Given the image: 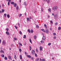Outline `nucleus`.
<instances>
[{"instance_id": "6", "label": "nucleus", "mask_w": 61, "mask_h": 61, "mask_svg": "<svg viewBox=\"0 0 61 61\" xmlns=\"http://www.w3.org/2000/svg\"><path fill=\"white\" fill-rule=\"evenodd\" d=\"M26 56H27V57H29V58H31V56L30 55H27Z\"/></svg>"}, {"instance_id": "8", "label": "nucleus", "mask_w": 61, "mask_h": 61, "mask_svg": "<svg viewBox=\"0 0 61 61\" xmlns=\"http://www.w3.org/2000/svg\"><path fill=\"white\" fill-rule=\"evenodd\" d=\"M8 58L10 60H12V58L11 57V56H9L8 57Z\"/></svg>"}, {"instance_id": "43", "label": "nucleus", "mask_w": 61, "mask_h": 61, "mask_svg": "<svg viewBox=\"0 0 61 61\" xmlns=\"http://www.w3.org/2000/svg\"><path fill=\"white\" fill-rule=\"evenodd\" d=\"M17 40V38H14V40Z\"/></svg>"}, {"instance_id": "26", "label": "nucleus", "mask_w": 61, "mask_h": 61, "mask_svg": "<svg viewBox=\"0 0 61 61\" xmlns=\"http://www.w3.org/2000/svg\"><path fill=\"white\" fill-rule=\"evenodd\" d=\"M24 5H26V2H24Z\"/></svg>"}, {"instance_id": "55", "label": "nucleus", "mask_w": 61, "mask_h": 61, "mask_svg": "<svg viewBox=\"0 0 61 61\" xmlns=\"http://www.w3.org/2000/svg\"><path fill=\"white\" fill-rule=\"evenodd\" d=\"M21 15H22V14H20L19 15V16H20H20H21Z\"/></svg>"}, {"instance_id": "5", "label": "nucleus", "mask_w": 61, "mask_h": 61, "mask_svg": "<svg viewBox=\"0 0 61 61\" xmlns=\"http://www.w3.org/2000/svg\"><path fill=\"white\" fill-rule=\"evenodd\" d=\"M45 39H46V37H45V36H43L42 37L43 40H45Z\"/></svg>"}, {"instance_id": "47", "label": "nucleus", "mask_w": 61, "mask_h": 61, "mask_svg": "<svg viewBox=\"0 0 61 61\" xmlns=\"http://www.w3.org/2000/svg\"><path fill=\"white\" fill-rule=\"evenodd\" d=\"M36 51L37 52H38V49L36 48Z\"/></svg>"}, {"instance_id": "11", "label": "nucleus", "mask_w": 61, "mask_h": 61, "mask_svg": "<svg viewBox=\"0 0 61 61\" xmlns=\"http://www.w3.org/2000/svg\"><path fill=\"white\" fill-rule=\"evenodd\" d=\"M48 10L49 12H50V13L51 12V9L50 8Z\"/></svg>"}, {"instance_id": "51", "label": "nucleus", "mask_w": 61, "mask_h": 61, "mask_svg": "<svg viewBox=\"0 0 61 61\" xmlns=\"http://www.w3.org/2000/svg\"><path fill=\"white\" fill-rule=\"evenodd\" d=\"M8 29H9L8 28H7L6 29V30L7 31V32H8Z\"/></svg>"}, {"instance_id": "10", "label": "nucleus", "mask_w": 61, "mask_h": 61, "mask_svg": "<svg viewBox=\"0 0 61 61\" xmlns=\"http://www.w3.org/2000/svg\"><path fill=\"white\" fill-rule=\"evenodd\" d=\"M27 22H28L30 20V19L29 18L27 17Z\"/></svg>"}, {"instance_id": "2", "label": "nucleus", "mask_w": 61, "mask_h": 61, "mask_svg": "<svg viewBox=\"0 0 61 61\" xmlns=\"http://www.w3.org/2000/svg\"><path fill=\"white\" fill-rule=\"evenodd\" d=\"M46 31H45V32L46 34H49V31L48 30V29L46 28Z\"/></svg>"}, {"instance_id": "21", "label": "nucleus", "mask_w": 61, "mask_h": 61, "mask_svg": "<svg viewBox=\"0 0 61 61\" xmlns=\"http://www.w3.org/2000/svg\"><path fill=\"white\" fill-rule=\"evenodd\" d=\"M61 27H59L58 28V30H61Z\"/></svg>"}, {"instance_id": "7", "label": "nucleus", "mask_w": 61, "mask_h": 61, "mask_svg": "<svg viewBox=\"0 0 61 61\" xmlns=\"http://www.w3.org/2000/svg\"><path fill=\"white\" fill-rule=\"evenodd\" d=\"M32 54H35V51L34 50H32Z\"/></svg>"}, {"instance_id": "13", "label": "nucleus", "mask_w": 61, "mask_h": 61, "mask_svg": "<svg viewBox=\"0 0 61 61\" xmlns=\"http://www.w3.org/2000/svg\"><path fill=\"white\" fill-rule=\"evenodd\" d=\"M14 6L15 7H16V6L17 5H16V3H14Z\"/></svg>"}, {"instance_id": "49", "label": "nucleus", "mask_w": 61, "mask_h": 61, "mask_svg": "<svg viewBox=\"0 0 61 61\" xmlns=\"http://www.w3.org/2000/svg\"><path fill=\"white\" fill-rule=\"evenodd\" d=\"M41 42V43H44V41H43L42 40Z\"/></svg>"}, {"instance_id": "28", "label": "nucleus", "mask_w": 61, "mask_h": 61, "mask_svg": "<svg viewBox=\"0 0 61 61\" xmlns=\"http://www.w3.org/2000/svg\"><path fill=\"white\" fill-rule=\"evenodd\" d=\"M1 56H2V57H4V56H5L4 55L2 54V55H1Z\"/></svg>"}, {"instance_id": "15", "label": "nucleus", "mask_w": 61, "mask_h": 61, "mask_svg": "<svg viewBox=\"0 0 61 61\" xmlns=\"http://www.w3.org/2000/svg\"><path fill=\"white\" fill-rule=\"evenodd\" d=\"M20 59H22V55H20Z\"/></svg>"}, {"instance_id": "32", "label": "nucleus", "mask_w": 61, "mask_h": 61, "mask_svg": "<svg viewBox=\"0 0 61 61\" xmlns=\"http://www.w3.org/2000/svg\"><path fill=\"white\" fill-rule=\"evenodd\" d=\"M44 25L46 28H47V27H46V24H44Z\"/></svg>"}, {"instance_id": "44", "label": "nucleus", "mask_w": 61, "mask_h": 61, "mask_svg": "<svg viewBox=\"0 0 61 61\" xmlns=\"http://www.w3.org/2000/svg\"><path fill=\"white\" fill-rule=\"evenodd\" d=\"M35 56H36V57H37V55L36 54H35Z\"/></svg>"}, {"instance_id": "3", "label": "nucleus", "mask_w": 61, "mask_h": 61, "mask_svg": "<svg viewBox=\"0 0 61 61\" xmlns=\"http://www.w3.org/2000/svg\"><path fill=\"white\" fill-rule=\"evenodd\" d=\"M2 45H5L6 44V42L5 41H2Z\"/></svg>"}, {"instance_id": "64", "label": "nucleus", "mask_w": 61, "mask_h": 61, "mask_svg": "<svg viewBox=\"0 0 61 61\" xmlns=\"http://www.w3.org/2000/svg\"><path fill=\"white\" fill-rule=\"evenodd\" d=\"M52 15H54V14L53 13H52Z\"/></svg>"}, {"instance_id": "60", "label": "nucleus", "mask_w": 61, "mask_h": 61, "mask_svg": "<svg viewBox=\"0 0 61 61\" xmlns=\"http://www.w3.org/2000/svg\"><path fill=\"white\" fill-rule=\"evenodd\" d=\"M41 11H42V12H43V9H42V8H41Z\"/></svg>"}, {"instance_id": "12", "label": "nucleus", "mask_w": 61, "mask_h": 61, "mask_svg": "<svg viewBox=\"0 0 61 61\" xmlns=\"http://www.w3.org/2000/svg\"><path fill=\"white\" fill-rule=\"evenodd\" d=\"M6 33L8 35H9V32H8L7 31H6Z\"/></svg>"}, {"instance_id": "56", "label": "nucleus", "mask_w": 61, "mask_h": 61, "mask_svg": "<svg viewBox=\"0 0 61 61\" xmlns=\"http://www.w3.org/2000/svg\"><path fill=\"white\" fill-rule=\"evenodd\" d=\"M7 1H8L9 2H11V0H6Z\"/></svg>"}, {"instance_id": "9", "label": "nucleus", "mask_w": 61, "mask_h": 61, "mask_svg": "<svg viewBox=\"0 0 61 61\" xmlns=\"http://www.w3.org/2000/svg\"><path fill=\"white\" fill-rule=\"evenodd\" d=\"M41 30L43 32H46V30L44 29H41Z\"/></svg>"}, {"instance_id": "63", "label": "nucleus", "mask_w": 61, "mask_h": 61, "mask_svg": "<svg viewBox=\"0 0 61 61\" xmlns=\"http://www.w3.org/2000/svg\"><path fill=\"white\" fill-rule=\"evenodd\" d=\"M9 48V50H11V48L10 47Z\"/></svg>"}, {"instance_id": "42", "label": "nucleus", "mask_w": 61, "mask_h": 61, "mask_svg": "<svg viewBox=\"0 0 61 61\" xmlns=\"http://www.w3.org/2000/svg\"><path fill=\"white\" fill-rule=\"evenodd\" d=\"M19 51L20 52H21V51H22V50H21V49H19Z\"/></svg>"}, {"instance_id": "54", "label": "nucleus", "mask_w": 61, "mask_h": 61, "mask_svg": "<svg viewBox=\"0 0 61 61\" xmlns=\"http://www.w3.org/2000/svg\"><path fill=\"white\" fill-rule=\"evenodd\" d=\"M48 3H49L50 2V0H48L47 1Z\"/></svg>"}, {"instance_id": "24", "label": "nucleus", "mask_w": 61, "mask_h": 61, "mask_svg": "<svg viewBox=\"0 0 61 61\" xmlns=\"http://www.w3.org/2000/svg\"><path fill=\"white\" fill-rule=\"evenodd\" d=\"M29 47H30V51L31 50V49H32V48L31 47V46H29Z\"/></svg>"}, {"instance_id": "40", "label": "nucleus", "mask_w": 61, "mask_h": 61, "mask_svg": "<svg viewBox=\"0 0 61 61\" xmlns=\"http://www.w3.org/2000/svg\"><path fill=\"white\" fill-rule=\"evenodd\" d=\"M56 34L55 33H53V36H56Z\"/></svg>"}, {"instance_id": "57", "label": "nucleus", "mask_w": 61, "mask_h": 61, "mask_svg": "<svg viewBox=\"0 0 61 61\" xmlns=\"http://www.w3.org/2000/svg\"><path fill=\"white\" fill-rule=\"evenodd\" d=\"M14 58L15 59H16V57H14Z\"/></svg>"}, {"instance_id": "41", "label": "nucleus", "mask_w": 61, "mask_h": 61, "mask_svg": "<svg viewBox=\"0 0 61 61\" xmlns=\"http://www.w3.org/2000/svg\"><path fill=\"white\" fill-rule=\"evenodd\" d=\"M30 43L32 44V41H31V39H30Z\"/></svg>"}, {"instance_id": "38", "label": "nucleus", "mask_w": 61, "mask_h": 61, "mask_svg": "<svg viewBox=\"0 0 61 61\" xmlns=\"http://www.w3.org/2000/svg\"><path fill=\"white\" fill-rule=\"evenodd\" d=\"M18 25L19 26V27H20V24H19V23H18Z\"/></svg>"}, {"instance_id": "58", "label": "nucleus", "mask_w": 61, "mask_h": 61, "mask_svg": "<svg viewBox=\"0 0 61 61\" xmlns=\"http://www.w3.org/2000/svg\"><path fill=\"white\" fill-rule=\"evenodd\" d=\"M29 18L30 19H32V18H31V17H29Z\"/></svg>"}, {"instance_id": "33", "label": "nucleus", "mask_w": 61, "mask_h": 61, "mask_svg": "<svg viewBox=\"0 0 61 61\" xmlns=\"http://www.w3.org/2000/svg\"><path fill=\"white\" fill-rule=\"evenodd\" d=\"M26 38V35H24V36L23 37L24 38Z\"/></svg>"}, {"instance_id": "30", "label": "nucleus", "mask_w": 61, "mask_h": 61, "mask_svg": "<svg viewBox=\"0 0 61 61\" xmlns=\"http://www.w3.org/2000/svg\"><path fill=\"white\" fill-rule=\"evenodd\" d=\"M50 23H51V24H53V21L51 20L50 21Z\"/></svg>"}, {"instance_id": "59", "label": "nucleus", "mask_w": 61, "mask_h": 61, "mask_svg": "<svg viewBox=\"0 0 61 61\" xmlns=\"http://www.w3.org/2000/svg\"><path fill=\"white\" fill-rule=\"evenodd\" d=\"M0 14H2V12L1 11H0Z\"/></svg>"}, {"instance_id": "48", "label": "nucleus", "mask_w": 61, "mask_h": 61, "mask_svg": "<svg viewBox=\"0 0 61 61\" xmlns=\"http://www.w3.org/2000/svg\"><path fill=\"white\" fill-rule=\"evenodd\" d=\"M31 60H34V57H31Z\"/></svg>"}, {"instance_id": "39", "label": "nucleus", "mask_w": 61, "mask_h": 61, "mask_svg": "<svg viewBox=\"0 0 61 61\" xmlns=\"http://www.w3.org/2000/svg\"><path fill=\"white\" fill-rule=\"evenodd\" d=\"M4 15L5 17H6V14L5 13V14Z\"/></svg>"}, {"instance_id": "1", "label": "nucleus", "mask_w": 61, "mask_h": 61, "mask_svg": "<svg viewBox=\"0 0 61 61\" xmlns=\"http://www.w3.org/2000/svg\"><path fill=\"white\" fill-rule=\"evenodd\" d=\"M58 8V7L57 6L54 7L52 8V9L54 11H56L57 9Z\"/></svg>"}, {"instance_id": "62", "label": "nucleus", "mask_w": 61, "mask_h": 61, "mask_svg": "<svg viewBox=\"0 0 61 61\" xmlns=\"http://www.w3.org/2000/svg\"><path fill=\"white\" fill-rule=\"evenodd\" d=\"M48 18H50V16L49 15H48Z\"/></svg>"}, {"instance_id": "46", "label": "nucleus", "mask_w": 61, "mask_h": 61, "mask_svg": "<svg viewBox=\"0 0 61 61\" xmlns=\"http://www.w3.org/2000/svg\"><path fill=\"white\" fill-rule=\"evenodd\" d=\"M2 12L3 13L4 12L5 10H4V9H2Z\"/></svg>"}, {"instance_id": "29", "label": "nucleus", "mask_w": 61, "mask_h": 61, "mask_svg": "<svg viewBox=\"0 0 61 61\" xmlns=\"http://www.w3.org/2000/svg\"><path fill=\"white\" fill-rule=\"evenodd\" d=\"M16 9L17 10H18V6H17L16 7Z\"/></svg>"}, {"instance_id": "50", "label": "nucleus", "mask_w": 61, "mask_h": 61, "mask_svg": "<svg viewBox=\"0 0 61 61\" xmlns=\"http://www.w3.org/2000/svg\"><path fill=\"white\" fill-rule=\"evenodd\" d=\"M28 31L29 32V33H30V30L29 29H28Z\"/></svg>"}, {"instance_id": "14", "label": "nucleus", "mask_w": 61, "mask_h": 61, "mask_svg": "<svg viewBox=\"0 0 61 61\" xmlns=\"http://www.w3.org/2000/svg\"><path fill=\"white\" fill-rule=\"evenodd\" d=\"M36 27L37 28H39V27L38 25H36Z\"/></svg>"}, {"instance_id": "52", "label": "nucleus", "mask_w": 61, "mask_h": 61, "mask_svg": "<svg viewBox=\"0 0 61 61\" xmlns=\"http://www.w3.org/2000/svg\"><path fill=\"white\" fill-rule=\"evenodd\" d=\"M56 36H55L54 37V39H56Z\"/></svg>"}, {"instance_id": "53", "label": "nucleus", "mask_w": 61, "mask_h": 61, "mask_svg": "<svg viewBox=\"0 0 61 61\" xmlns=\"http://www.w3.org/2000/svg\"><path fill=\"white\" fill-rule=\"evenodd\" d=\"M15 27L16 29H17V26H15Z\"/></svg>"}, {"instance_id": "35", "label": "nucleus", "mask_w": 61, "mask_h": 61, "mask_svg": "<svg viewBox=\"0 0 61 61\" xmlns=\"http://www.w3.org/2000/svg\"><path fill=\"white\" fill-rule=\"evenodd\" d=\"M55 25H58L57 24V22H56L55 23Z\"/></svg>"}, {"instance_id": "25", "label": "nucleus", "mask_w": 61, "mask_h": 61, "mask_svg": "<svg viewBox=\"0 0 61 61\" xmlns=\"http://www.w3.org/2000/svg\"><path fill=\"white\" fill-rule=\"evenodd\" d=\"M0 52L1 53H4V51H3V50L0 51Z\"/></svg>"}, {"instance_id": "37", "label": "nucleus", "mask_w": 61, "mask_h": 61, "mask_svg": "<svg viewBox=\"0 0 61 61\" xmlns=\"http://www.w3.org/2000/svg\"><path fill=\"white\" fill-rule=\"evenodd\" d=\"M19 44L21 46H22V44H21L20 42H19Z\"/></svg>"}, {"instance_id": "27", "label": "nucleus", "mask_w": 61, "mask_h": 61, "mask_svg": "<svg viewBox=\"0 0 61 61\" xmlns=\"http://www.w3.org/2000/svg\"><path fill=\"white\" fill-rule=\"evenodd\" d=\"M15 46V45H13V44H11V47H13V46Z\"/></svg>"}, {"instance_id": "23", "label": "nucleus", "mask_w": 61, "mask_h": 61, "mask_svg": "<svg viewBox=\"0 0 61 61\" xmlns=\"http://www.w3.org/2000/svg\"><path fill=\"white\" fill-rule=\"evenodd\" d=\"M15 3L14 2H12L11 3V4H12V5H14Z\"/></svg>"}, {"instance_id": "36", "label": "nucleus", "mask_w": 61, "mask_h": 61, "mask_svg": "<svg viewBox=\"0 0 61 61\" xmlns=\"http://www.w3.org/2000/svg\"><path fill=\"white\" fill-rule=\"evenodd\" d=\"M36 61H38L39 60V58H37L36 59Z\"/></svg>"}, {"instance_id": "34", "label": "nucleus", "mask_w": 61, "mask_h": 61, "mask_svg": "<svg viewBox=\"0 0 61 61\" xmlns=\"http://www.w3.org/2000/svg\"><path fill=\"white\" fill-rule=\"evenodd\" d=\"M33 30H31V33H33Z\"/></svg>"}, {"instance_id": "4", "label": "nucleus", "mask_w": 61, "mask_h": 61, "mask_svg": "<svg viewBox=\"0 0 61 61\" xmlns=\"http://www.w3.org/2000/svg\"><path fill=\"white\" fill-rule=\"evenodd\" d=\"M40 51H42L43 50V48H42V46H41L40 47Z\"/></svg>"}, {"instance_id": "16", "label": "nucleus", "mask_w": 61, "mask_h": 61, "mask_svg": "<svg viewBox=\"0 0 61 61\" xmlns=\"http://www.w3.org/2000/svg\"><path fill=\"white\" fill-rule=\"evenodd\" d=\"M36 37H37V36H34V38L35 39H36Z\"/></svg>"}, {"instance_id": "45", "label": "nucleus", "mask_w": 61, "mask_h": 61, "mask_svg": "<svg viewBox=\"0 0 61 61\" xmlns=\"http://www.w3.org/2000/svg\"><path fill=\"white\" fill-rule=\"evenodd\" d=\"M51 45V43H49L48 44V46H50Z\"/></svg>"}, {"instance_id": "19", "label": "nucleus", "mask_w": 61, "mask_h": 61, "mask_svg": "<svg viewBox=\"0 0 61 61\" xmlns=\"http://www.w3.org/2000/svg\"><path fill=\"white\" fill-rule=\"evenodd\" d=\"M7 17L8 18H9L10 17V16L8 14L7 15Z\"/></svg>"}, {"instance_id": "61", "label": "nucleus", "mask_w": 61, "mask_h": 61, "mask_svg": "<svg viewBox=\"0 0 61 61\" xmlns=\"http://www.w3.org/2000/svg\"><path fill=\"white\" fill-rule=\"evenodd\" d=\"M50 30H52V28H50Z\"/></svg>"}, {"instance_id": "20", "label": "nucleus", "mask_w": 61, "mask_h": 61, "mask_svg": "<svg viewBox=\"0 0 61 61\" xmlns=\"http://www.w3.org/2000/svg\"><path fill=\"white\" fill-rule=\"evenodd\" d=\"M19 33L20 35H22V33L21 31H19Z\"/></svg>"}, {"instance_id": "22", "label": "nucleus", "mask_w": 61, "mask_h": 61, "mask_svg": "<svg viewBox=\"0 0 61 61\" xmlns=\"http://www.w3.org/2000/svg\"><path fill=\"white\" fill-rule=\"evenodd\" d=\"M5 60H7V57L5 56Z\"/></svg>"}, {"instance_id": "31", "label": "nucleus", "mask_w": 61, "mask_h": 61, "mask_svg": "<svg viewBox=\"0 0 61 61\" xmlns=\"http://www.w3.org/2000/svg\"><path fill=\"white\" fill-rule=\"evenodd\" d=\"M42 61H46V60L45 59H42Z\"/></svg>"}, {"instance_id": "18", "label": "nucleus", "mask_w": 61, "mask_h": 61, "mask_svg": "<svg viewBox=\"0 0 61 61\" xmlns=\"http://www.w3.org/2000/svg\"><path fill=\"white\" fill-rule=\"evenodd\" d=\"M10 2H8V6H9V5H10Z\"/></svg>"}, {"instance_id": "17", "label": "nucleus", "mask_w": 61, "mask_h": 61, "mask_svg": "<svg viewBox=\"0 0 61 61\" xmlns=\"http://www.w3.org/2000/svg\"><path fill=\"white\" fill-rule=\"evenodd\" d=\"M54 17H55V18H58L57 16L56 15H54Z\"/></svg>"}]
</instances>
